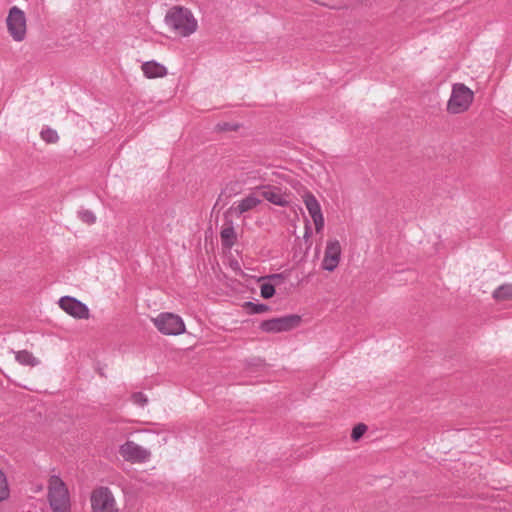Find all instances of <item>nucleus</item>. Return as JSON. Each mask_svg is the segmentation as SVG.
Masks as SVG:
<instances>
[{
  "mask_svg": "<svg viewBox=\"0 0 512 512\" xmlns=\"http://www.w3.org/2000/svg\"><path fill=\"white\" fill-rule=\"evenodd\" d=\"M166 24L178 35L187 37L197 29V21L191 11L180 7H172L165 16Z\"/></svg>",
  "mask_w": 512,
  "mask_h": 512,
  "instance_id": "f257e3e1",
  "label": "nucleus"
},
{
  "mask_svg": "<svg viewBox=\"0 0 512 512\" xmlns=\"http://www.w3.org/2000/svg\"><path fill=\"white\" fill-rule=\"evenodd\" d=\"M48 501L53 512H70L71 510L68 488L57 475H52L49 479Z\"/></svg>",
  "mask_w": 512,
  "mask_h": 512,
  "instance_id": "f03ea898",
  "label": "nucleus"
},
{
  "mask_svg": "<svg viewBox=\"0 0 512 512\" xmlns=\"http://www.w3.org/2000/svg\"><path fill=\"white\" fill-rule=\"evenodd\" d=\"M474 99L473 91L463 83L452 86L450 98L447 102V111L450 114H460L469 109Z\"/></svg>",
  "mask_w": 512,
  "mask_h": 512,
  "instance_id": "7ed1b4c3",
  "label": "nucleus"
},
{
  "mask_svg": "<svg viewBox=\"0 0 512 512\" xmlns=\"http://www.w3.org/2000/svg\"><path fill=\"white\" fill-rule=\"evenodd\" d=\"M92 512H120L113 492L105 486H100L91 492L90 496Z\"/></svg>",
  "mask_w": 512,
  "mask_h": 512,
  "instance_id": "20e7f679",
  "label": "nucleus"
},
{
  "mask_svg": "<svg viewBox=\"0 0 512 512\" xmlns=\"http://www.w3.org/2000/svg\"><path fill=\"white\" fill-rule=\"evenodd\" d=\"M293 187L297 191H303L302 199L303 202L314 222L315 230L317 233H320L324 228V217L322 214L321 206L316 197L308 190H306L300 182L293 181L291 182Z\"/></svg>",
  "mask_w": 512,
  "mask_h": 512,
  "instance_id": "39448f33",
  "label": "nucleus"
},
{
  "mask_svg": "<svg viewBox=\"0 0 512 512\" xmlns=\"http://www.w3.org/2000/svg\"><path fill=\"white\" fill-rule=\"evenodd\" d=\"M6 25L10 36L16 42H21L25 39L27 33V20L25 13L18 8L13 6L8 13L6 18Z\"/></svg>",
  "mask_w": 512,
  "mask_h": 512,
  "instance_id": "423d86ee",
  "label": "nucleus"
},
{
  "mask_svg": "<svg viewBox=\"0 0 512 512\" xmlns=\"http://www.w3.org/2000/svg\"><path fill=\"white\" fill-rule=\"evenodd\" d=\"M152 321L157 329L165 335H180L185 332V324L176 314L161 313Z\"/></svg>",
  "mask_w": 512,
  "mask_h": 512,
  "instance_id": "0eeeda50",
  "label": "nucleus"
},
{
  "mask_svg": "<svg viewBox=\"0 0 512 512\" xmlns=\"http://www.w3.org/2000/svg\"><path fill=\"white\" fill-rule=\"evenodd\" d=\"M301 317L298 315H287L262 321L260 329L266 333H280L290 331L300 324Z\"/></svg>",
  "mask_w": 512,
  "mask_h": 512,
  "instance_id": "6e6552de",
  "label": "nucleus"
},
{
  "mask_svg": "<svg viewBox=\"0 0 512 512\" xmlns=\"http://www.w3.org/2000/svg\"><path fill=\"white\" fill-rule=\"evenodd\" d=\"M119 454L125 461L130 463H144L148 461L151 456L149 450L130 440L119 447Z\"/></svg>",
  "mask_w": 512,
  "mask_h": 512,
  "instance_id": "1a4fd4ad",
  "label": "nucleus"
},
{
  "mask_svg": "<svg viewBox=\"0 0 512 512\" xmlns=\"http://www.w3.org/2000/svg\"><path fill=\"white\" fill-rule=\"evenodd\" d=\"M258 193L270 203L287 207L290 204L289 193L279 186L275 185H262L257 188Z\"/></svg>",
  "mask_w": 512,
  "mask_h": 512,
  "instance_id": "9d476101",
  "label": "nucleus"
},
{
  "mask_svg": "<svg viewBox=\"0 0 512 512\" xmlns=\"http://www.w3.org/2000/svg\"><path fill=\"white\" fill-rule=\"evenodd\" d=\"M58 303L61 309L76 319H88L90 317L86 304L76 298L64 296L60 298Z\"/></svg>",
  "mask_w": 512,
  "mask_h": 512,
  "instance_id": "9b49d317",
  "label": "nucleus"
},
{
  "mask_svg": "<svg viewBox=\"0 0 512 512\" xmlns=\"http://www.w3.org/2000/svg\"><path fill=\"white\" fill-rule=\"evenodd\" d=\"M341 251V245L338 240H329L325 248L322 268L329 272L334 271L340 262Z\"/></svg>",
  "mask_w": 512,
  "mask_h": 512,
  "instance_id": "f8f14e48",
  "label": "nucleus"
},
{
  "mask_svg": "<svg viewBox=\"0 0 512 512\" xmlns=\"http://www.w3.org/2000/svg\"><path fill=\"white\" fill-rule=\"evenodd\" d=\"M261 203V200L254 194H250L244 199L240 200L236 206L230 208L231 212H234L237 216L242 215L245 212L253 210Z\"/></svg>",
  "mask_w": 512,
  "mask_h": 512,
  "instance_id": "ddd939ff",
  "label": "nucleus"
},
{
  "mask_svg": "<svg viewBox=\"0 0 512 512\" xmlns=\"http://www.w3.org/2000/svg\"><path fill=\"white\" fill-rule=\"evenodd\" d=\"M143 74L149 78H161L167 75V69L160 63L155 61L144 62L141 66Z\"/></svg>",
  "mask_w": 512,
  "mask_h": 512,
  "instance_id": "4468645a",
  "label": "nucleus"
},
{
  "mask_svg": "<svg viewBox=\"0 0 512 512\" xmlns=\"http://www.w3.org/2000/svg\"><path fill=\"white\" fill-rule=\"evenodd\" d=\"M222 245L226 248L233 247L237 242V234L234 229L233 221L228 220L225 222L224 226L220 232Z\"/></svg>",
  "mask_w": 512,
  "mask_h": 512,
  "instance_id": "2eb2a0df",
  "label": "nucleus"
},
{
  "mask_svg": "<svg viewBox=\"0 0 512 512\" xmlns=\"http://www.w3.org/2000/svg\"><path fill=\"white\" fill-rule=\"evenodd\" d=\"M17 362L21 365L35 367L39 364V360L29 351L21 350L15 353Z\"/></svg>",
  "mask_w": 512,
  "mask_h": 512,
  "instance_id": "dca6fc26",
  "label": "nucleus"
},
{
  "mask_svg": "<svg viewBox=\"0 0 512 512\" xmlns=\"http://www.w3.org/2000/svg\"><path fill=\"white\" fill-rule=\"evenodd\" d=\"M492 296L496 301H512V283L499 286Z\"/></svg>",
  "mask_w": 512,
  "mask_h": 512,
  "instance_id": "f3484780",
  "label": "nucleus"
},
{
  "mask_svg": "<svg viewBox=\"0 0 512 512\" xmlns=\"http://www.w3.org/2000/svg\"><path fill=\"white\" fill-rule=\"evenodd\" d=\"M9 497V487L4 472L0 469V502Z\"/></svg>",
  "mask_w": 512,
  "mask_h": 512,
  "instance_id": "a211bd4d",
  "label": "nucleus"
},
{
  "mask_svg": "<svg viewBox=\"0 0 512 512\" xmlns=\"http://www.w3.org/2000/svg\"><path fill=\"white\" fill-rule=\"evenodd\" d=\"M41 138L46 143L51 144V143H56L59 139V136L55 130H53L51 128H46L41 131Z\"/></svg>",
  "mask_w": 512,
  "mask_h": 512,
  "instance_id": "6ab92c4d",
  "label": "nucleus"
},
{
  "mask_svg": "<svg viewBox=\"0 0 512 512\" xmlns=\"http://www.w3.org/2000/svg\"><path fill=\"white\" fill-rule=\"evenodd\" d=\"M367 431V426L363 423L357 424L351 433V438L353 441L357 442L360 440V438L365 434Z\"/></svg>",
  "mask_w": 512,
  "mask_h": 512,
  "instance_id": "aec40b11",
  "label": "nucleus"
},
{
  "mask_svg": "<svg viewBox=\"0 0 512 512\" xmlns=\"http://www.w3.org/2000/svg\"><path fill=\"white\" fill-rule=\"evenodd\" d=\"M245 306L250 309L253 314H259L268 311L269 307L265 304H255L253 302H246Z\"/></svg>",
  "mask_w": 512,
  "mask_h": 512,
  "instance_id": "412c9836",
  "label": "nucleus"
},
{
  "mask_svg": "<svg viewBox=\"0 0 512 512\" xmlns=\"http://www.w3.org/2000/svg\"><path fill=\"white\" fill-rule=\"evenodd\" d=\"M275 294V288L270 283H264L261 285V296L265 299L273 297Z\"/></svg>",
  "mask_w": 512,
  "mask_h": 512,
  "instance_id": "4be33fe9",
  "label": "nucleus"
},
{
  "mask_svg": "<svg viewBox=\"0 0 512 512\" xmlns=\"http://www.w3.org/2000/svg\"><path fill=\"white\" fill-rule=\"evenodd\" d=\"M80 218L86 224H93L96 221L95 215L93 214V212H91L89 210L80 212Z\"/></svg>",
  "mask_w": 512,
  "mask_h": 512,
  "instance_id": "5701e85b",
  "label": "nucleus"
},
{
  "mask_svg": "<svg viewBox=\"0 0 512 512\" xmlns=\"http://www.w3.org/2000/svg\"><path fill=\"white\" fill-rule=\"evenodd\" d=\"M132 400L134 403L144 406L147 404L148 399L142 392H136L132 395Z\"/></svg>",
  "mask_w": 512,
  "mask_h": 512,
  "instance_id": "b1692460",
  "label": "nucleus"
},
{
  "mask_svg": "<svg viewBox=\"0 0 512 512\" xmlns=\"http://www.w3.org/2000/svg\"><path fill=\"white\" fill-rule=\"evenodd\" d=\"M310 234H311V227L309 225V222L307 221L306 225H305V234H304V238H309L310 237Z\"/></svg>",
  "mask_w": 512,
  "mask_h": 512,
  "instance_id": "393cba45",
  "label": "nucleus"
},
{
  "mask_svg": "<svg viewBox=\"0 0 512 512\" xmlns=\"http://www.w3.org/2000/svg\"><path fill=\"white\" fill-rule=\"evenodd\" d=\"M281 275L280 274H273L271 276H269L270 279H277V278H280Z\"/></svg>",
  "mask_w": 512,
  "mask_h": 512,
  "instance_id": "a878e982",
  "label": "nucleus"
}]
</instances>
